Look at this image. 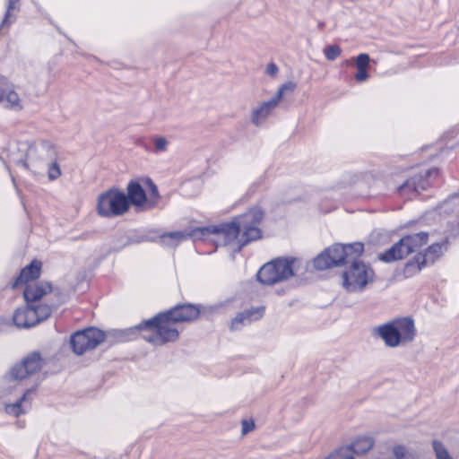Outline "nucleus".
Listing matches in <instances>:
<instances>
[{
  "instance_id": "nucleus-1",
  "label": "nucleus",
  "mask_w": 459,
  "mask_h": 459,
  "mask_svg": "<svg viewBox=\"0 0 459 459\" xmlns=\"http://www.w3.org/2000/svg\"><path fill=\"white\" fill-rule=\"evenodd\" d=\"M264 215L262 209L254 207L229 222L195 228L192 236L195 239H211L220 245L231 246L235 251H240L262 237L260 225Z\"/></svg>"
},
{
  "instance_id": "nucleus-2",
  "label": "nucleus",
  "mask_w": 459,
  "mask_h": 459,
  "mask_svg": "<svg viewBox=\"0 0 459 459\" xmlns=\"http://www.w3.org/2000/svg\"><path fill=\"white\" fill-rule=\"evenodd\" d=\"M172 322L164 313H160L152 318L141 324L127 328L121 333V339L126 340V334L129 332H143V338L154 345H163L169 342H175L178 338V331L173 326Z\"/></svg>"
},
{
  "instance_id": "nucleus-3",
  "label": "nucleus",
  "mask_w": 459,
  "mask_h": 459,
  "mask_svg": "<svg viewBox=\"0 0 459 459\" xmlns=\"http://www.w3.org/2000/svg\"><path fill=\"white\" fill-rule=\"evenodd\" d=\"M449 245V238L446 237L438 242L432 243L422 252L416 254L404 266L405 276L413 277L424 268L433 265L447 252Z\"/></svg>"
},
{
  "instance_id": "nucleus-4",
  "label": "nucleus",
  "mask_w": 459,
  "mask_h": 459,
  "mask_svg": "<svg viewBox=\"0 0 459 459\" xmlns=\"http://www.w3.org/2000/svg\"><path fill=\"white\" fill-rule=\"evenodd\" d=\"M298 259L290 258H276L264 265L257 272L258 281L266 285H273L288 280L294 275L296 264Z\"/></svg>"
},
{
  "instance_id": "nucleus-5",
  "label": "nucleus",
  "mask_w": 459,
  "mask_h": 459,
  "mask_svg": "<svg viewBox=\"0 0 459 459\" xmlns=\"http://www.w3.org/2000/svg\"><path fill=\"white\" fill-rule=\"evenodd\" d=\"M129 210L126 195L117 188H110L98 197L97 212L102 217H115L126 213Z\"/></svg>"
},
{
  "instance_id": "nucleus-6",
  "label": "nucleus",
  "mask_w": 459,
  "mask_h": 459,
  "mask_svg": "<svg viewBox=\"0 0 459 459\" xmlns=\"http://www.w3.org/2000/svg\"><path fill=\"white\" fill-rule=\"evenodd\" d=\"M56 156V151L49 143H31L27 147L25 159L18 163L34 173H39Z\"/></svg>"
},
{
  "instance_id": "nucleus-7",
  "label": "nucleus",
  "mask_w": 459,
  "mask_h": 459,
  "mask_svg": "<svg viewBox=\"0 0 459 459\" xmlns=\"http://www.w3.org/2000/svg\"><path fill=\"white\" fill-rule=\"evenodd\" d=\"M374 272L362 262L354 261L342 273V286L349 292H361L374 281Z\"/></svg>"
},
{
  "instance_id": "nucleus-8",
  "label": "nucleus",
  "mask_w": 459,
  "mask_h": 459,
  "mask_svg": "<svg viewBox=\"0 0 459 459\" xmlns=\"http://www.w3.org/2000/svg\"><path fill=\"white\" fill-rule=\"evenodd\" d=\"M42 367V359L39 352H32L25 357L21 363L15 364L5 376L10 384L8 388H17L28 377L37 373Z\"/></svg>"
},
{
  "instance_id": "nucleus-9",
  "label": "nucleus",
  "mask_w": 459,
  "mask_h": 459,
  "mask_svg": "<svg viewBox=\"0 0 459 459\" xmlns=\"http://www.w3.org/2000/svg\"><path fill=\"white\" fill-rule=\"evenodd\" d=\"M437 176L438 170L436 168L420 169L397 187V193L401 196L411 198L426 190Z\"/></svg>"
},
{
  "instance_id": "nucleus-10",
  "label": "nucleus",
  "mask_w": 459,
  "mask_h": 459,
  "mask_svg": "<svg viewBox=\"0 0 459 459\" xmlns=\"http://www.w3.org/2000/svg\"><path fill=\"white\" fill-rule=\"evenodd\" d=\"M106 334L96 327H88L79 330L71 335L70 345L77 355H82L88 351L95 349L104 342Z\"/></svg>"
},
{
  "instance_id": "nucleus-11",
  "label": "nucleus",
  "mask_w": 459,
  "mask_h": 459,
  "mask_svg": "<svg viewBox=\"0 0 459 459\" xmlns=\"http://www.w3.org/2000/svg\"><path fill=\"white\" fill-rule=\"evenodd\" d=\"M0 106L15 112L23 109V102L15 85L2 74H0Z\"/></svg>"
},
{
  "instance_id": "nucleus-12",
  "label": "nucleus",
  "mask_w": 459,
  "mask_h": 459,
  "mask_svg": "<svg viewBox=\"0 0 459 459\" xmlns=\"http://www.w3.org/2000/svg\"><path fill=\"white\" fill-rule=\"evenodd\" d=\"M391 323L396 332L400 346H404L414 341L417 330L412 318L409 316L397 317L391 320Z\"/></svg>"
},
{
  "instance_id": "nucleus-13",
  "label": "nucleus",
  "mask_w": 459,
  "mask_h": 459,
  "mask_svg": "<svg viewBox=\"0 0 459 459\" xmlns=\"http://www.w3.org/2000/svg\"><path fill=\"white\" fill-rule=\"evenodd\" d=\"M164 314L174 323L188 322L199 316L201 307L190 303L178 304L173 308L164 312Z\"/></svg>"
},
{
  "instance_id": "nucleus-14",
  "label": "nucleus",
  "mask_w": 459,
  "mask_h": 459,
  "mask_svg": "<svg viewBox=\"0 0 459 459\" xmlns=\"http://www.w3.org/2000/svg\"><path fill=\"white\" fill-rule=\"evenodd\" d=\"M33 392V388H22L17 399L5 404V412L14 417L27 413L31 408Z\"/></svg>"
},
{
  "instance_id": "nucleus-15",
  "label": "nucleus",
  "mask_w": 459,
  "mask_h": 459,
  "mask_svg": "<svg viewBox=\"0 0 459 459\" xmlns=\"http://www.w3.org/2000/svg\"><path fill=\"white\" fill-rule=\"evenodd\" d=\"M264 314V307H256L238 312L230 321V331H239L251 325L253 322L261 319Z\"/></svg>"
},
{
  "instance_id": "nucleus-16",
  "label": "nucleus",
  "mask_w": 459,
  "mask_h": 459,
  "mask_svg": "<svg viewBox=\"0 0 459 459\" xmlns=\"http://www.w3.org/2000/svg\"><path fill=\"white\" fill-rule=\"evenodd\" d=\"M145 186L142 178L134 179L128 182L126 186V198L128 199L129 206L131 204L135 207H141L147 204L146 192L143 188Z\"/></svg>"
},
{
  "instance_id": "nucleus-17",
  "label": "nucleus",
  "mask_w": 459,
  "mask_h": 459,
  "mask_svg": "<svg viewBox=\"0 0 459 459\" xmlns=\"http://www.w3.org/2000/svg\"><path fill=\"white\" fill-rule=\"evenodd\" d=\"M279 102L273 97L267 101L259 104L252 110L251 121L255 126H261L265 123L273 111L278 107Z\"/></svg>"
},
{
  "instance_id": "nucleus-18",
  "label": "nucleus",
  "mask_w": 459,
  "mask_h": 459,
  "mask_svg": "<svg viewBox=\"0 0 459 459\" xmlns=\"http://www.w3.org/2000/svg\"><path fill=\"white\" fill-rule=\"evenodd\" d=\"M372 335L379 337L386 347H400L396 332L393 327L391 321L379 325L372 329Z\"/></svg>"
},
{
  "instance_id": "nucleus-19",
  "label": "nucleus",
  "mask_w": 459,
  "mask_h": 459,
  "mask_svg": "<svg viewBox=\"0 0 459 459\" xmlns=\"http://www.w3.org/2000/svg\"><path fill=\"white\" fill-rule=\"evenodd\" d=\"M13 320L18 327L30 328L38 325L37 312L32 309V304H28L15 310Z\"/></svg>"
},
{
  "instance_id": "nucleus-20",
  "label": "nucleus",
  "mask_w": 459,
  "mask_h": 459,
  "mask_svg": "<svg viewBox=\"0 0 459 459\" xmlns=\"http://www.w3.org/2000/svg\"><path fill=\"white\" fill-rule=\"evenodd\" d=\"M41 262L33 260L29 265L25 266L12 283V288L15 289L22 284H30L29 281L38 279L41 272Z\"/></svg>"
},
{
  "instance_id": "nucleus-21",
  "label": "nucleus",
  "mask_w": 459,
  "mask_h": 459,
  "mask_svg": "<svg viewBox=\"0 0 459 459\" xmlns=\"http://www.w3.org/2000/svg\"><path fill=\"white\" fill-rule=\"evenodd\" d=\"M51 289V284L44 281L27 284L23 296L28 304H32L40 299L44 295L49 293Z\"/></svg>"
},
{
  "instance_id": "nucleus-22",
  "label": "nucleus",
  "mask_w": 459,
  "mask_h": 459,
  "mask_svg": "<svg viewBox=\"0 0 459 459\" xmlns=\"http://www.w3.org/2000/svg\"><path fill=\"white\" fill-rule=\"evenodd\" d=\"M193 233L194 229L183 231L163 233L159 237L160 243L164 247H176L187 238H192L193 240L195 241L196 239L192 236Z\"/></svg>"
},
{
  "instance_id": "nucleus-23",
  "label": "nucleus",
  "mask_w": 459,
  "mask_h": 459,
  "mask_svg": "<svg viewBox=\"0 0 459 459\" xmlns=\"http://www.w3.org/2000/svg\"><path fill=\"white\" fill-rule=\"evenodd\" d=\"M407 251L404 247L402 238L394 243L390 248L378 255V259L385 263H392L401 260L407 256Z\"/></svg>"
},
{
  "instance_id": "nucleus-24",
  "label": "nucleus",
  "mask_w": 459,
  "mask_h": 459,
  "mask_svg": "<svg viewBox=\"0 0 459 459\" xmlns=\"http://www.w3.org/2000/svg\"><path fill=\"white\" fill-rule=\"evenodd\" d=\"M429 234L424 231L406 235L402 238V241L403 242L408 255L417 251L423 245L427 244Z\"/></svg>"
},
{
  "instance_id": "nucleus-25",
  "label": "nucleus",
  "mask_w": 459,
  "mask_h": 459,
  "mask_svg": "<svg viewBox=\"0 0 459 459\" xmlns=\"http://www.w3.org/2000/svg\"><path fill=\"white\" fill-rule=\"evenodd\" d=\"M370 58L369 56L366 53L359 54L355 60V65L357 67V73L355 74V79L358 82H364L368 79V67L369 64Z\"/></svg>"
},
{
  "instance_id": "nucleus-26",
  "label": "nucleus",
  "mask_w": 459,
  "mask_h": 459,
  "mask_svg": "<svg viewBox=\"0 0 459 459\" xmlns=\"http://www.w3.org/2000/svg\"><path fill=\"white\" fill-rule=\"evenodd\" d=\"M327 253L331 257L334 266L342 265L348 258L344 245L334 244L327 248Z\"/></svg>"
},
{
  "instance_id": "nucleus-27",
  "label": "nucleus",
  "mask_w": 459,
  "mask_h": 459,
  "mask_svg": "<svg viewBox=\"0 0 459 459\" xmlns=\"http://www.w3.org/2000/svg\"><path fill=\"white\" fill-rule=\"evenodd\" d=\"M142 181L143 185L148 187L150 193V199L147 200V207L154 208L160 199L158 187L150 178H142Z\"/></svg>"
},
{
  "instance_id": "nucleus-28",
  "label": "nucleus",
  "mask_w": 459,
  "mask_h": 459,
  "mask_svg": "<svg viewBox=\"0 0 459 459\" xmlns=\"http://www.w3.org/2000/svg\"><path fill=\"white\" fill-rule=\"evenodd\" d=\"M313 264L316 269L321 271L334 266L327 253V248L314 259Z\"/></svg>"
},
{
  "instance_id": "nucleus-29",
  "label": "nucleus",
  "mask_w": 459,
  "mask_h": 459,
  "mask_svg": "<svg viewBox=\"0 0 459 459\" xmlns=\"http://www.w3.org/2000/svg\"><path fill=\"white\" fill-rule=\"evenodd\" d=\"M348 258L356 259L359 257L364 251V245L361 242H354L351 244L344 245Z\"/></svg>"
},
{
  "instance_id": "nucleus-30",
  "label": "nucleus",
  "mask_w": 459,
  "mask_h": 459,
  "mask_svg": "<svg viewBox=\"0 0 459 459\" xmlns=\"http://www.w3.org/2000/svg\"><path fill=\"white\" fill-rule=\"evenodd\" d=\"M19 2L20 0H8L4 17L0 24V30L4 27H8L13 22V20H11L12 12L16 9Z\"/></svg>"
},
{
  "instance_id": "nucleus-31",
  "label": "nucleus",
  "mask_w": 459,
  "mask_h": 459,
  "mask_svg": "<svg viewBox=\"0 0 459 459\" xmlns=\"http://www.w3.org/2000/svg\"><path fill=\"white\" fill-rule=\"evenodd\" d=\"M32 309L37 312V317H38V324L41 321L48 318L52 313L53 307L49 305L46 304H39V305H33L32 304Z\"/></svg>"
},
{
  "instance_id": "nucleus-32",
  "label": "nucleus",
  "mask_w": 459,
  "mask_h": 459,
  "mask_svg": "<svg viewBox=\"0 0 459 459\" xmlns=\"http://www.w3.org/2000/svg\"><path fill=\"white\" fill-rule=\"evenodd\" d=\"M154 149L152 151L155 154L164 153L168 151V146L169 144V141L166 137L159 135L154 136L152 139Z\"/></svg>"
},
{
  "instance_id": "nucleus-33",
  "label": "nucleus",
  "mask_w": 459,
  "mask_h": 459,
  "mask_svg": "<svg viewBox=\"0 0 459 459\" xmlns=\"http://www.w3.org/2000/svg\"><path fill=\"white\" fill-rule=\"evenodd\" d=\"M45 168L48 169V177L50 181H54L61 176V169L56 162V157L55 160H52L51 162L48 163Z\"/></svg>"
},
{
  "instance_id": "nucleus-34",
  "label": "nucleus",
  "mask_w": 459,
  "mask_h": 459,
  "mask_svg": "<svg viewBox=\"0 0 459 459\" xmlns=\"http://www.w3.org/2000/svg\"><path fill=\"white\" fill-rule=\"evenodd\" d=\"M393 454L396 459H418L415 455L409 453L407 449L401 445L393 447Z\"/></svg>"
},
{
  "instance_id": "nucleus-35",
  "label": "nucleus",
  "mask_w": 459,
  "mask_h": 459,
  "mask_svg": "<svg viewBox=\"0 0 459 459\" xmlns=\"http://www.w3.org/2000/svg\"><path fill=\"white\" fill-rule=\"evenodd\" d=\"M433 449L437 459H453L444 445L439 441H433Z\"/></svg>"
},
{
  "instance_id": "nucleus-36",
  "label": "nucleus",
  "mask_w": 459,
  "mask_h": 459,
  "mask_svg": "<svg viewBox=\"0 0 459 459\" xmlns=\"http://www.w3.org/2000/svg\"><path fill=\"white\" fill-rule=\"evenodd\" d=\"M296 88V84L292 82H287L283 83L277 91L273 98L280 103L286 91H293Z\"/></svg>"
},
{
  "instance_id": "nucleus-37",
  "label": "nucleus",
  "mask_w": 459,
  "mask_h": 459,
  "mask_svg": "<svg viewBox=\"0 0 459 459\" xmlns=\"http://www.w3.org/2000/svg\"><path fill=\"white\" fill-rule=\"evenodd\" d=\"M324 53L326 59L333 61L341 55L342 50L339 46L331 45L325 48Z\"/></svg>"
},
{
  "instance_id": "nucleus-38",
  "label": "nucleus",
  "mask_w": 459,
  "mask_h": 459,
  "mask_svg": "<svg viewBox=\"0 0 459 459\" xmlns=\"http://www.w3.org/2000/svg\"><path fill=\"white\" fill-rule=\"evenodd\" d=\"M449 204L459 205V192L451 195L444 203V206H448Z\"/></svg>"
},
{
  "instance_id": "nucleus-39",
  "label": "nucleus",
  "mask_w": 459,
  "mask_h": 459,
  "mask_svg": "<svg viewBox=\"0 0 459 459\" xmlns=\"http://www.w3.org/2000/svg\"><path fill=\"white\" fill-rule=\"evenodd\" d=\"M255 424L252 420H242V433L247 434L253 430Z\"/></svg>"
},
{
  "instance_id": "nucleus-40",
  "label": "nucleus",
  "mask_w": 459,
  "mask_h": 459,
  "mask_svg": "<svg viewBox=\"0 0 459 459\" xmlns=\"http://www.w3.org/2000/svg\"><path fill=\"white\" fill-rule=\"evenodd\" d=\"M278 71V66L274 63L268 64L265 69V73L270 76H275Z\"/></svg>"
}]
</instances>
